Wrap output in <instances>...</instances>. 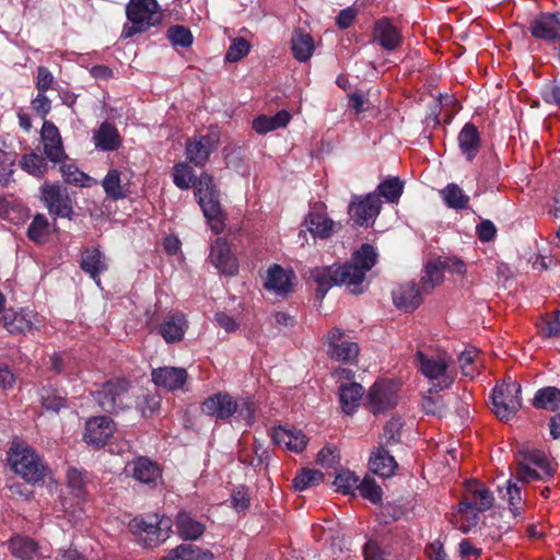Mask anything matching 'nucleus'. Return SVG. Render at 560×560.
Returning <instances> with one entry per match:
<instances>
[{"mask_svg":"<svg viewBox=\"0 0 560 560\" xmlns=\"http://www.w3.org/2000/svg\"><path fill=\"white\" fill-rule=\"evenodd\" d=\"M19 164L24 172L36 178H43L48 171L46 158H43L35 152L22 155Z\"/></svg>","mask_w":560,"mask_h":560,"instance_id":"obj_39","label":"nucleus"},{"mask_svg":"<svg viewBox=\"0 0 560 560\" xmlns=\"http://www.w3.org/2000/svg\"><path fill=\"white\" fill-rule=\"evenodd\" d=\"M106 197L110 200L124 199L129 190V178L126 173L113 168L109 170L102 182Z\"/></svg>","mask_w":560,"mask_h":560,"instance_id":"obj_25","label":"nucleus"},{"mask_svg":"<svg viewBox=\"0 0 560 560\" xmlns=\"http://www.w3.org/2000/svg\"><path fill=\"white\" fill-rule=\"evenodd\" d=\"M60 171L63 179L68 183L84 186L89 180V176L72 164L61 165Z\"/></svg>","mask_w":560,"mask_h":560,"instance_id":"obj_59","label":"nucleus"},{"mask_svg":"<svg viewBox=\"0 0 560 560\" xmlns=\"http://www.w3.org/2000/svg\"><path fill=\"white\" fill-rule=\"evenodd\" d=\"M49 232L48 220L44 214H37L34 217L27 229V236L35 243L45 242Z\"/></svg>","mask_w":560,"mask_h":560,"instance_id":"obj_50","label":"nucleus"},{"mask_svg":"<svg viewBox=\"0 0 560 560\" xmlns=\"http://www.w3.org/2000/svg\"><path fill=\"white\" fill-rule=\"evenodd\" d=\"M478 351L475 348L463 351L458 357V363L462 374L467 377H474L478 372Z\"/></svg>","mask_w":560,"mask_h":560,"instance_id":"obj_54","label":"nucleus"},{"mask_svg":"<svg viewBox=\"0 0 560 560\" xmlns=\"http://www.w3.org/2000/svg\"><path fill=\"white\" fill-rule=\"evenodd\" d=\"M369 467L373 474L387 478L394 474L397 463L388 451L381 446L371 454Z\"/></svg>","mask_w":560,"mask_h":560,"instance_id":"obj_32","label":"nucleus"},{"mask_svg":"<svg viewBox=\"0 0 560 560\" xmlns=\"http://www.w3.org/2000/svg\"><path fill=\"white\" fill-rule=\"evenodd\" d=\"M373 39L386 50L397 49L402 42L400 32L387 18H382L375 22Z\"/></svg>","mask_w":560,"mask_h":560,"instance_id":"obj_23","label":"nucleus"},{"mask_svg":"<svg viewBox=\"0 0 560 560\" xmlns=\"http://www.w3.org/2000/svg\"><path fill=\"white\" fill-rule=\"evenodd\" d=\"M80 267L95 281L97 287H101L100 275L108 269V262L98 248L89 247L82 252Z\"/></svg>","mask_w":560,"mask_h":560,"instance_id":"obj_24","label":"nucleus"},{"mask_svg":"<svg viewBox=\"0 0 560 560\" xmlns=\"http://www.w3.org/2000/svg\"><path fill=\"white\" fill-rule=\"evenodd\" d=\"M209 260L221 273L234 276L238 271V261L228 242L217 238L210 247Z\"/></svg>","mask_w":560,"mask_h":560,"instance_id":"obj_13","label":"nucleus"},{"mask_svg":"<svg viewBox=\"0 0 560 560\" xmlns=\"http://www.w3.org/2000/svg\"><path fill=\"white\" fill-rule=\"evenodd\" d=\"M93 141L95 147L102 151H114L121 144L117 128L109 122L101 124L93 133Z\"/></svg>","mask_w":560,"mask_h":560,"instance_id":"obj_30","label":"nucleus"},{"mask_svg":"<svg viewBox=\"0 0 560 560\" xmlns=\"http://www.w3.org/2000/svg\"><path fill=\"white\" fill-rule=\"evenodd\" d=\"M12 470L28 483H38L49 476L50 469L37 452L25 443H14L8 452Z\"/></svg>","mask_w":560,"mask_h":560,"instance_id":"obj_3","label":"nucleus"},{"mask_svg":"<svg viewBox=\"0 0 560 560\" xmlns=\"http://www.w3.org/2000/svg\"><path fill=\"white\" fill-rule=\"evenodd\" d=\"M126 15L131 23L130 26L124 27L126 37L142 33L162 20V13L155 0H130L126 7Z\"/></svg>","mask_w":560,"mask_h":560,"instance_id":"obj_6","label":"nucleus"},{"mask_svg":"<svg viewBox=\"0 0 560 560\" xmlns=\"http://www.w3.org/2000/svg\"><path fill=\"white\" fill-rule=\"evenodd\" d=\"M443 271L444 269L440 259L429 262L425 266L424 276L422 277L423 289L430 290L440 284L443 281Z\"/></svg>","mask_w":560,"mask_h":560,"instance_id":"obj_51","label":"nucleus"},{"mask_svg":"<svg viewBox=\"0 0 560 560\" xmlns=\"http://www.w3.org/2000/svg\"><path fill=\"white\" fill-rule=\"evenodd\" d=\"M9 547L11 552L22 560H33L38 555L37 544L27 537H13L9 542Z\"/></svg>","mask_w":560,"mask_h":560,"instance_id":"obj_40","label":"nucleus"},{"mask_svg":"<svg viewBox=\"0 0 560 560\" xmlns=\"http://www.w3.org/2000/svg\"><path fill=\"white\" fill-rule=\"evenodd\" d=\"M173 522L165 515L152 514L147 517H135L129 524V530L138 537L145 548H155L167 540Z\"/></svg>","mask_w":560,"mask_h":560,"instance_id":"obj_5","label":"nucleus"},{"mask_svg":"<svg viewBox=\"0 0 560 560\" xmlns=\"http://www.w3.org/2000/svg\"><path fill=\"white\" fill-rule=\"evenodd\" d=\"M195 196L197 198L202 197L203 195H215V186L213 184V178L208 173H202L198 179L195 178Z\"/></svg>","mask_w":560,"mask_h":560,"instance_id":"obj_60","label":"nucleus"},{"mask_svg":"<svg viewBox=\"0 0 560 560\" xmlns=\"http://www.w3.org/2000/svg\"><path fill=\"white\" fill-rule=\"evenodd\" d=\"M292 52L296 60L307 61L314 52V40L311 35L296 31L291 39Z\"/></svg>","mask_w":560,"mask_h":560,"instance_id":"obj_38","label":"nucleus"},{"mask_svg":"<svg viewBox=\"0 0 560 560\" xmlns=\"http://www.w3.org/2000/svg\"><path fill=\"white\" fill-rule=\"evenodd\" d=\"M197 199L211 230L215 234L221 233L224 229V222L218 195H203Z\"/></svg>","mask_w":560,"mask_h":560,"instance_id":"obj_28","label":"nucleus"},{"mask_svg":"<svg viewBox=\"0 0 560 560\" xmlns=\"http://www.w3.org/2000/svg\"><path fill=\"white\" fill-rule=\"evenodd\" d=\"M40 141L45 156L50 162L60 163L67 158L60 132L52 121H44L40 129Z\"/></svg>","mask_w":560,"mask_h":560,"instance_id":"obj_16","label":"nucleus"},{"mask_svg":"<svg viewBox=\"0 0 560 560\" xmlns=\"http://www.w3.org/2000/svg\"><path fill=\"white\" fill-rule=\"evenodd\" d=\"M5 141L0 139V183L8 185L12 182L15 153L7 151Z\"/></svg>","mask_w":560,"mask_h":560,"instance_id":"obj_45","label":"nucleus"},{"mask_svg":"<svg viewBox=\"0 0 560 560\" xmlns=\"http://www.w3.org/2000/svg\"><path fill=\"white\" fill-rule=\"evenodd\" d=\"M539 335L546 339L560 337V311L546 314L537 324Z\"/></svg>","mask_w":560,"mask_h":560,"instance_id":"obj_44","label":"nucleus"},{"mask_svg":"<svg viewBox=\"0 0 560 560\" xmlns=\"http://www.w3.org/2000/svg\"><path fill=\"white\" fill-rule=\"evenodd\" d=\"M357 491L372 503H378L383 493L381 487L370 477L359 481Z\"/></svg>","mask_w":560,"mask_h":560,"instance_id":"obj_57","label":"nucleus"},{"mask_svg":"<svg viewBox=\"0 0 560 560\" xmlns=\"http://www.w3.org/2000/svg\"><path fill=\"white\" fill-rule=\"evenodd\" d=\"M328 354L331 359L351 363L359 354V346L355 342L343 340V332L339 328H332L326 337Z\"/></svg>","mask_w":560,"mask_h":560,"instance_id":"obj_15","label":"nucleus"},{"mask_svg":"<svg viewBox=\"0 0 560 560\" xmlns=\"http://www.w3.org/2000/svg\"><path fill=\"white\" fill-rule=\"evenodd\" d=\"M458 514L460 520L464 522L458 525L459 529L464 533H467L472 526H476L478 523V511L472 506V503L469 501H462L458 504Z\"/></svg>","mask_w":560,"mask_h":560,"instance_id":"obj_53","label":"nucleus"},{"mask_svg":"<svg viewBox=\"0 0 560 560\" xmlns=\"http://www.w3.org/2000/svg\"><path fill=\"white\" fill-rule=\"evenodd\" d=\"M304 224L314 238L326 240L330 237L338 225L325 212L312 210L305 217Z\"/></svg>","mask_w":560,"mask_h":560,"instance_id":"obj_26","label":"nucleus"},{"mask_svg":"<svg viewBox=\"0 0 560 560\" xmlns=\"http://www.w3.org/2000/svg\"><path fill=\"white\" fill-rule=\"evenodd\" d=\"M175 526L177 534L184 540H197L206 530L205 524L184 511L177 514Z\"/></svg>","mask_w":560,"mask_h":560,"instance_id":"obj_31","label":"nucleus"},{"mask_svg":"<svg viewBox=\"0 0 560 560\" xmlns=\"http://www.w3.org/2000/svg\"><path fill=\"white\" fill-rule=\"evenodd\" d=\"M130 384L124 378L109 380L96 393V400L107 412L124 410L131 405Z\"/></svg>","mask_w":560,"mask_h":560,"instance_id":"obj_8","label":"nucleus"},{"mask_svg":"<svg viewBox=\"0 0 560 560\" xmlns=\"http://www.w3.org/2000/svg\"><path fill=\"white\" fill-rule=\"evenodd\" d=\"M271 439L275 444L295 453L302 452L307 444V438L302 430L282 425L272 430Z\"/></svg>","mask_w":560,"mask_h":560,"instance_id":"obj_22","label":"nucleus"},{"mask_svg":"<svg viewBox=\"0 0 560 560\" xmlns=\"http://www.w3.org/2000/svg\"><path fill=\"white\" fill-rule=\"evenodd\" d=\"M43 200L50 214L60 218H70L72 201L67 189L58 184L45 183L40 188Z\"/></svg>","mask_w":560,"mask_h":560,"instance_id":"obj_9","label":"nucleus"},{"mask_svg":"<svg viewBox=\"0 0 560 560\" xmlns=\"http://www.w3.org/2000/svg\"><path fill=\"white\" fill-rule=\"evenodd\" d=\"M39 395L42 405L47 410L57 412L66 405L65 397L52 388H43Z\"/></svg>","mask_w":560,"mask_h":560,"instance_id":"obj_56","label":"nucleus"},{"mask_svg":"<svg viewBox=\"0 0 560 560\" xmlns=\"http://www.w3.org/2000/svg\"><path fill=\"white\" fill-rule=\"evenodd\" d=\"M364 394V388L359 383L345 384L339 387V399L343 412L351 415Z\"/></svg>","mask_w":560,"mask_h":560,"instance_id":"obj_36","label":"nucleus"},{"mask_svg":"<svg viewBox=\"0 0 560 560\" xmlns=\"http://www.w3.org/2000/svg\"><path fill=\"white\" fill-rule=\"evenodd\" d=\"M126 471L137 481L155 487L162 478V471L158 464L147 457H138L129 462Z\"/></svg>","mask_w":560,"mask_h":560,"instance_id":"obj_18","label":"nucleus"},{"mask_svg":"<svg viewBox=\"0 0 560 560\" xmlns=\"http://www.w3.org/2000/svg\"><path fill=\"white\" fill-rule=\"evenodd\" d=\"M167 38L174 46L189 47L192 44V34L189 28L183 25L171 26L167 31Z\"/></svg>","mask_w":560,"mask_h":560,"instance_id":"obj_55","label":"nucleus"},{"mask_svg":"<svg viewBox=\"0 0 560 560\" xmlns=\"http://www.w3.org/2000/svg\"><path fill=\"white\" fill-rule=\"evenodd\" d=\"M250 50L249 43L242 37L234 38L225 55V59L230 62H235L245 57Z\"/></svg>","mask_w":560,"mask_h":560,"instance_id":"obj_58","label":"nucleus"},{"mask_svg":"<svg viewBox=\"0 0 560 560\" xmlns=\"http://www.w3.org/2000/svg\"><path fill=\"white\" fill-rule=\"evenodd\" d=\"M529 32L535 38L553 42L560 37V15L555 13L540 14L530 22Z\"/></svg>","mask_w":560,"mask_h":560,"instance_id":"obj_21","label":"nucleus"},{"mask_svg":"<svg viewBox=\"0 0 560 560\" xmlns=\"http://www.w3.org/2000/svg\"><path fill=\"white\" fill-rule=\"evenodd\" d=\"M67 483L79 501L85 498V477L83 472L74 467L67 470Z\"/></svg>","mask_w":560,"mask_h":560,"instance_id":"obj_52","label":"nucleus"},{"mask_svg":"<svg viewBox=\"0 0 560 560\" xmlns=\"http://www.w3.org/2000/svg\"><path fill=\"white\" fill-rule=\"evenodd\" d=\"M458 145L467 161L471 162L480 148V137L472 124H466L457 137Z\"/></svg>","mask_w":560,"mask_h":560,"instance_id":"obj_33","label":"nucleus"},{"mask_svg":"<svg viewBox=\"0 0 560 560\" xmlns=\"http://www.w3.org/2000/svg\"><path fill=\"white\" fill-rule=\"evenodd\" d=\"M493 412L500 419L509 421L522 406L521 385L516 381L504 382L493 388Z\"/></svg>","mask_w":560,"mask_h":560,"instance_id":"obj_7","label":"nucleus"},{"mask_svg":"<svg viewBox=\"0 0 560 560\" xmlns=\"http://www.w3.org/2000/svg\"><path fill=\"white\" fill-rule=\"evenodd\" d=\"M376 258L375 248L370 244H363L353 253L349 262L312 269L311 278L317 283V294L323 299L334 285L361 284L366 272L375 266Z\"/></svg>","mask_w":560,"mask_h":560,"instance_id":"obj_1","label":"nucleus"},{"mask_svg":"<svg viewBox=\"0 0 560 560\" xmlns=\"http://www.w3.org/2000/svg\"><path fill=\"white\" fill-rule=\"evenodd\" d=\"M3 326L11 334H26L42 326L43 317L32 310H8L1 318Z\"/></svg>","mask_w":560,"mask_h":560,"instance_id":"obj_11","label":"nucleus"},{"mask_svg":"<svg viewBox=\"0 0 560 560\" xmlns=\"http://www.w3.org/2000/svg\"><path fill=\"white\" fill-rule=\"evenodd\" d=\"M394 304L405 312L416 310L422 302L420 291L415 283L400 284L393 291Z\"/></svg>","mask_w":560,"mask_h":560,"instance_id":"obj_29","label":"nucleus"},{"mask_svg":"<svg viewBox=\"0 0 560 560\" xmlns=\"http://www.w3.org/2000/svg\"><path fill=\"white\" fill-rule=\"evenodd\" d=\"M291 119V115L287 110H280L273 116L259 115L253 122V129L259 135H266L270 131L285 127Z\"/></svg>","mask_w":560,"mask_h":560,"instance_id":"obj_34","label":"nucleus"},{"mask_svg":"<svg viewBox=\"0 0 560 560\" xmlns=\"http://www.w3.org/2000/svg\"><path fill=\"white\" fill-rule=\"evenodd\" d=\"M359 477L350 470H341L337 474L334 485L337 491L343 494H354L359 486Z\"/></svg>","mask_w":560,"mask_h":560,"instance_id":"obj_49","label":"nucleus"},{"mask_svg":"<svg viewBox=\"0 0 560 560\" xmlns=\"http://www.w3.org/2000/svg\"><path fill=\"white\" fill-rule=\"evenodd\" d=\"M378 196H383L388 202H397L404 190V183L398 177H390L382 182L378 187Z\"/></svg>","mask_w":560,"mask_h":560,"instance_id":"obj_46","label":"nucleus"},{"mask_svg":"<svg viewBox=\"0 0 560 560\" xmlns=\"http://www.w3.org/2000/svg\"><path fill=\"white\" fill-rule=\"evenodd\" d=\"M218 138L214 133L196 136L186 143V156L196 166H203L215 149Z\"/></svg>","mask_w":560,"mask_h":560,"instance_id":"obj_17","label":"nucleus"},{"mask_svg":"<svg viewBox=\"0 0 560 560\" xmlns=\"http://www.w3.org/2000/svg\"><path fill=\"white\" fill-rule=\"evenodd\" d=\"M115 430L116 425L109 417L91 418L85 424L84 441L97 447L103 446Z\"/></svg>","mask_w":560,"mask_h":560,"instance_id":"obj_19","label":"nucleus"},{"mask_svg":"<svg viewBox=\"0 0 560 560\" xmlns=\"http://www.w3.org/2000/svg\"><path fill=\"white\" fill-rule=\"evenodd\" d=\"M231 499L233 508L237 512L245 511L249 506V494L244 487L235 489L232 493Z\"/></svg>","mask_w":560,"mask_h":560,"instance_id":"obj_64","label":"nucleus"},{"mask_svg":"<svg viewBox=\"0 0 560 560\" xmlns=\"http://www.w3.org/2000/svg\"><path fill=\"white\" fill-rule=\"evenodd\" d=\"M291 287L290 273L287 272L281 266L275 264L267 270V278L265 288L279 295L285 294Z\"/></svg>","mask_w":560,"mask_h":560,"instance_id":"obj_35","label":"nucleus"},{"mask_svg":"<svg viewBox=\"0 0 560 560\" xmlns=\"http://www.w3.org/2000/svg\"><path fill=\"white\" fill-rule=\"evenodd\" d=\"M398 387L394 382L380 381L374 383L368 394V404L373 413L384 412L396 406Z\"/></svg>","mask_w":560,"mask_h":560,"instance_id":"obj_10","label":"nucleus"},{"mask_svg":"<svg viewBox=\"0 0 560 560\" xmlns=\"http://www.w3.org/2000/svg\"><path fill=\"white\" fill-rule=\"evenodd\" d=\"M422 409L427 415L438 417L444 415V404L441 397L424 396L422 399Z\"/></svg>","mask_w":560,"mask_h":560,"instance_id":"obj_62","label":"nucleus"},{"mask_svg":"<svg viewBox=\"0 0 560 560\" xmlns=\"http://www.w3.org/2000/svg\"><path fill=\"white\" fill-rule=\"evenodd\" d=\"M466 489L474 500L472 506L478 512H485L492 508L494 502L493 493L483 485L472 480L467 483Z\"/></svg>","mask_w":560,"mask_h":560,"instance_id":"obj_37","label":"nucleus"},{"mask_svg":"<svg viewBox=\"0 0 560 560\" xmlns=\"http://www.w3.org/2000/svg\"><path fill=\"white\" fill-rule=\"evenodd\" d=\"M188 323L183 313L171 314L158 328V332L167 343L183 340Z\"/></svg>","mask_w":560,"mask_h":560,"instance_id":"obj_27","label":"nucleus"},{"mask_svg":"<svg viewBox=\"0 0 560 560\" xmlns=\"http://www.w3.org/2000/svg\"><path fill=\"white\" fill-rule=\"evenodd\" d=\"M440 195L448 208L462 210L467 208L469 197L463 191V189L454 183L446 185Z\"/></svg>","mask_w":560,"mask_h":560,"instance_id":"obj_41","label":"nucleus"},{"mask_svg":"<svg viewBox=\"0 0 560 560\" xmlns=\"http://www.w3.org/2000/svg\"><path fill=\"white\" fill-rule=\"evenodd\" d=\"M533 404L536 408L556 411L560 408V389L553 386L540 388Z\"/></svg>","mask_w":560,"mask_h":560,"instance_id":"obj_42","label":"nucleus"},{"mask_svg":"<svg viewBox=\"0 0 560 560\" xmlns=\"http://www.w3.org/2000/svg\"><path fill=\"white\" fill-rule=\"evenodd\" d=\"M153 383L167 390L182 389L187 382L188 374L184 368L162 366L151 372Z\"/></svg>","mask_w":560,"mask_h":560,"instance_id":"obj_20","label":"nucleus"},{"mask_svg":"<svg viewBox=\"0 0 560 560\" xmlns=\"http://www.w3.org/2000/svg\"><path fill=\"white\" fill-rule=\"evenodd\" d=\"M415 362L422 376L427 380L430 393H440L450 388L455 382L457 372L452 357L444 351H417Z\"/></svg>","mask_w":560,"mask_h":560,"instance_id":"obj_2","label":"nucleus"},{"mask_svg":"<svg viewBox=\"0 0 560 560\" xmlns=\"http://www.w3.org/2000/svg\"><path fill=\"white\" fill-rule=\"evenodd\" d=\"M237 400L228 393H217L209 396L201 405V411L217 420L226 421L235 415Z\"/></svg>","mask_w":560,"mask_h":560,"instance_id":"obj_14","label":"nucleus"},{"mask_svg":"<svg viewBox=\"0 0 560 560\" xmlns=\"http://www.w3.org/2000/svg\"><path fill=\"white\" fill-rule=\"evenodd\" d=\"M54 83V75L46 67L37 68L36 89L38 92L45 93L48 91Z\"/></svg>","mask_w":560,"mask_h":560,"instance_id":"obj_63","label":"nucleus"},{"mask_svg":"<svg viewBox=\"0 0 560 560\" xmlns=\"http://www.w3.org/2000/svg\"><path fill=\"white\" fill-rule=\"evenodd\" d=\"M382 207L380 196L376 194H368L364 197L355 198L349 206V214L357 225H369L374 220Z\"/></svg>","mask_w":560,"mask_h":560,"instance_id":"obj_12","label":"nucleus"},{"mask_svg":"<svg viewBox=\"0 0 560 560\" xmlns=\"http://www.w3.org/2000/svg\"><path fill=\"white\" fill-rule=\"evenodd\" d=\"M184 557L187 560H214V555L192 544H182Z\"/></svg>","mask_w":560,"mask_h":560,"instance_id":"obj_61","label":"nucleus"},{"mask_svg":"<svg viewBox=\"0 0 560 560\" xmlns=\"http://www.w3.org/2000/svg\"><path fill=\"white\" fill-rule=\"evenodd\" d=\"M558 464L539 450H522L517 457L515 478L521 482L549 481L557 472Z\"/></svg>","mask_w":560,"mask_h":560,"instance_id":"obj_4","label":"nucleus"},{"mask_svg":"<svg viewBox=\"0 0 560 560\" xmlns=\"http://www.w3.org/2000/svg\"><path fill=\"white\" fill-rule=\"evenodd\" d=\"M504 499L508 501L509 510L514 517L521 516L523 512V499L521 488L512 480L508 481Z\"/></svg>","mask_w":560,"mask_h":560,"instance_id":"obj_48","label":"nucleus"},{"mask_svg":"<svg viewBox=\"0 0 560 560\" xmlns=\"http://www.w3.org/2000/svg\"><path fill=\"white\" fill-rule=\"evenodd\" d=\"M324 475L319 470L316 469H303L299 472L294 479L293 488L298 491H304L310 487L318 485L323 481Z\"/></svg>","mask_w":560,"mask_h":560,"instance_id":"obj_47","label":"nucleus"},{"mask_svg":"<svg viewBox=\"0 0 560 560\" xmlns=\"http://www.w3.org/2000/svg\"><path fill=\"white\" fill-rule=\"evenodd\" d=\"M172 178L177 188L187 190L195 184L196 176L194 170L187 163L180 162L173 166Z\"/></svg>","mask_w":560,"mask_h":560,"instance_id":"obj_43","label":"nucleus"}]
</instances>
